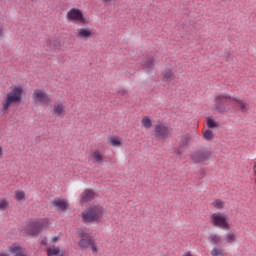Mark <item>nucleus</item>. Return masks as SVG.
Listing matches in <instances>:
<instances>
[{"mask_svg": "<svg viewBox=\"0 0 256 256\" xmlns=\"http://www.w3.org/2000/svg\"><path fill=\"white\" fill-rule=\"evenodd\" d=\"M23 98V87L16 86L14 87L7 95L5 100L2 102V111H7L12 103H21Z\"/></svg>", "mask_w": 256, "mask_h": 256, "instance_id": "1", "label": "nucleus"}, {"mask_svg": "<svg viewBox=\"0 0 256 256\" xmlns=\"http://www.w3.org/2000/svg\"><path fill=\"white\" fill-rule=\"evenodd\" d=\"M103 218V207L97 205L90 207L87 211L82 212L84 223H95Z\"/></svg>", "mask_w": 256, "mask_h": 256, "instance_id": "2", "label": "nucleus"}, {"mask_svg": "<svg viewBox=\"0 0 256 256\" xmlns=\"http://www.w3.org/2000/svg\"><path fill=\"white\" fill-rule=\"evenodd\" d=\"M233 100V97L229 94H219L215 96L214 111L219 113H227L229 111V101Z\"/></svg>", "mask_w": 256, "mask_h": 256, "instance_id": "3", "label": "nucleus"}, {"mask_svg": "<svg viewBox=\"0 0 256 256\" xmlns=\"http://www.w3.org/2000/svg\"><path fill=\"white\" fill-rule=\"evenodd\" d=\"M155 138L160 141H166L171 133V128L167 125L160 123L154 126Z\"/></svg>", "mask_w": 256, "mask_h": 256, "instance_id": "4", "label": "nucleus"}, {"mask_svg": "<svg viewBox=\"0 0 256 256\" xmlns=\"http://www.w3.org/2000/svg\"><path fill=\"white\" fill-rule=\"evenodd\" d=\"M43 227H45V223H43V221H32L26 226V232L28 235H39V233L43 231Z\"/></svg>", "mask_w": 256, "mask_h": 256, "instance_id": "5", "label": "nucleus"}, {"mask_svg": "<svg viewBox=\"0 0 256 256\" xmlns=\"http://www.w3.org/2000/svg\"><path fill=\"white\" fill-rule=\"evenodd\" d=\"M32 98L34 101H39V103H42L43 105H49V103H51V98H49V95H47V93L41 89H36L32 95Z\"/></svg>", "mask_w": 256, "mask_h": 256, "instance_id": "6", "label": "nucleus"}, {"mask_svg": "<svg viewBox=\"0 0 256 256\" xmlns=\"http://www.w3.org/2000/svg\"><path fill=\"white\" fill-rule=\"evenodd\" d=\"M68 21H79L80 23H86L85 17H83V12L81 10L72 8L67 13Z\"/></svg>", "mask_w": 256, "mask_h": 256, "instance_id": "7", "label": "nucleus"}, {"mask_svg": "<svg viewBox=\"0 0 256 256\" xmlns=\"http://www.w3.org/2000/svg\"><path fill=\"white\" fill-rule=\"evenodd\" d=\"M211 157V152L205 150H199L192 154L193 163H203V161H207Z\"/></svg>", "mask_w": 256, "mask_h": 256, "instance_id": "8", "label": "nucleus"}, {"mask_svg": "<svg viewBox=\"0 0 256 256\" xmlns=\"http://www.w3.org/2000/svg\"><path fill=\"white\" fill-rule=\"evenodd\" d=\"M212 223L215 227H221L222 229H228L229 223H227V218L219 214H212Z\"/></svg>", "mask_w": 256, "mask_h": 256, "instance_id": "9", "label": "nucleus"}, {"mask_svg": "<svg viewBox=\"0 0 256 256\" xmlns=\"http://www.w3.org/2000/svg\"><path fill=\"white\" fill-rule=\"evenodd\" d=\"M52 207H54L55 211H67L69 204L61 199V198H55L51 201Z\"/></svg>", "mask_w": 256, "mask_h": 256, "instance_id": "10", "label": "nucleus"}, {"mask_svg": "<svg viewBox=\"0 0 256 256\" xmlns=\"http://www.w3.org/2000/svg\"><path fill=\"white\" fill-rule=\"evenodd\" d=\"M94 199H95V192L88 189L82 193L81 203H89V201H93Z\"/></svg>", "mask_w": 256, "mask_h": 256, "instance_id": "11", "label": "nucleus"}, {"mask_svg": "<svg viewBox=\"0 0 256 256\" xmlns=\"http://www.w3.org/2000/svg\"><path fill=\"white\" fill-rule=\"evenodd\" d=\"M93 33L89 29L80 28L77 33V37L79 39H84V41H87L89 37H92Z\"/></svg>", "mask_w": 256, "mask_h": 256, "instance_id": "12", "label": "nucleus"}, {"mask_svg": "<svg viewBox=\"0 0 256 256\" xmlns=\"http://www.w3.org/2000/svg\"><path fill=\"white\" fill-rule=\"evenodd\" d=\"M143 69H146L147 73L153 71V67H155V58L147 57L146 61L142 64Z\"/></svg>", "mask_w": 256, "mask_h": 256, "instance_id": "13", "label": "nucleus"}, {"mask_svg": "<svg viewBox=\"0 0 256 256\" xmlns=\"http://www.w3.org/2000/svg\"><path fill=\"white\" fill-rule=\"evenodd\" d=\"M93 241L94 240L92 236L89 238H81L78 242V247H80V249H88V247H91Z\"/></svg>", "mask_w": 256, "mask_h": 256, "instance_id": "14", "label": "nucleus"}, {"mask_svg": "<svg viewBox=\"0 0 256 256\" xmlns=\"http://www.w3.org/2000/svg\"><path fill=\"white\" fill-rule=\"evenodd\" d=\"M9 251L13 253L14 256H27L25 250L20 246H10Z\"/></svg>", "mask_w": 256, "mask_h": 256, "instance_id": "15", "label": "nucleus"}, {"mask_svg": "<svg viewBox=\"0 0 256 256\" xmlns=\"http://www.w3.org/2000/svg\"><path fill=\"white\" fill-rule=\"evenodd\" d=\"M47 256H65V252H61L59 247L47 248Z\"/></svg>", "mask_w": 256, "mask_h": 256, "instance_id": "16", "label": "nucleus"}, {"mask_svg": "<svg viewBox=\"0 0 256 256\" xmlns=\"http://www.w3.org/2000/svg\"><path fill=\"white\" fill-rule=\"evenodd\" d=\"M189 141H191V135L183 134L180 138V149L187 147V145H189Z\"/></svg>", "mask_w": 256, "mask_h": 256, "instance_id": "17", "label": "nucleus"}, {"mask_svg": "<svg viewBox=\"0 0 256 256\" xmlns=\"http://www.w3.org/2000/svg\"><path fill=\"white\" fill-rule=\"evenodd\" d=\"M174 76H173V72L171 71V69H166L163 72V81L165 82H169V81H173Z\"/></svg>", "mask_w": 256, "mask_h": 256, "instance_id": "18", "label": "nucleus"}, {"mask_svg": "<svg viewBox=\"0 0 256 256\" xmlns=\"http://www.w3.org/2000/svg\"><path fill=\"white\" fill-rule=\"evenodd\" d=\"M92 157L94 159V163H98V164L103 163V155H101L99 151H95L94 153H92Z\"/></svg>", "mask_w": 256, "mask_h": 256, "instance_id": "19", "label": "nucleus"}, {"mask_svg": "<svg viewBox=\"0 0 256 256\" xmlns=\"http://www.w3.org/2000/svg\"><path fill=\"white\" fill-rule=\"evenodd\" d=\"M232 101L237 102V105H238V107H240V111H241L242 113H245V111H247V104H245V102H243V101H241V100H238V99H236V98H233Z\"/></svg>", "mask_w": 256, "mask_h": 256, "instance_id": "20", "label": "nucleus"}, {"mask_svg": "<svg viewBox=\"0 0 256 256\" xmlns=\"http://www.w3.org/2000/svg\"><path fill=\"white\" fill-rule=\"evenodd\" d=\"M142 125L145 127V129H151V127H153V122H151L149 117H144L142 119Z\"/></svg>", "mask_w": 256, "mask_h": 256, "instance_id": "21", "label": "nucleus"}, {"mask_svg": "<svg viewBox=\"0 0 256 256\" xmlns=\"http://www.w3.org/2000/svg\"><path fill=\"white\" fill-rule=\"evenodd\" d=\"M203 137L206 141H211L214 137L213 131L207 129L203 132Z\"/></svg>", "mask_w": 256, "mask_h": 256, "instance_id": "22", "label": "nucleus"}, {"mask_svg": "<svg viewBox=\"0 0 256 256\" xmlns=\"http://www.w3.org/2000/svg\"><path fill=\"white\" fill-rule=\"evenodd\" d=\"M50 47H53L54 49H61V41L59 39L53 40V42L48 41L47 42Z\"/></svg>", "mask_w": 256, "mask_h": 256, "instance_id": "23", "label": "nucleus"}, {"mask_svg": "<svg viewBox=\"0 0 256 256\" xmlns=\"http://www.w3.org/2000/svg\"><path fill=\"white\" fill-rule=\"evenodd\" d=\"M109 143L112 147H119V145H121V140H119L117 137H111L109 139Z\"/></svg>", "mask_w": 256, "mask_h": 256, "instance_id": "24", "label": "nucleus"}, {"mask_svg": "<svg viewBox=\"0 0 256 256\" xmlns=\"http://www.w3.org/2000/svg\"><path fill=\"white\" fill-rule=\"evenodd\" d=\"M63 113V105L57 104L54 105V115H57L58 117Z\"/></svg>", "mask_w": 256, "mask_h": 256, "instance_id": "25", "label": "nucleus"}, {"mask_svg": "<svg viewBox=\"0 0 256 256\" xmlns=\"http://www.w3.org/2000/svg\"><path fill=\"white\" fill-rule=\"evenodd\" d=\"M207 125H208L209 129H215V127H217V122H215V120H213L211 118H208Z\"/></svg>", "mask_w": 256, "mask_h": 256, "instance_id": "26", "label": "nucleus"}, {"mask_svg": "<svg viewBox=\"0 0 256 256\" xmlns=\"http://www.w3.org/2000/svg\"><path fill=\"white\" fill-rule=\"evenodd\" d=\"M16 199H17V201H23V199H25V192L24 191H16Z\"/></svg>", "mask_w": 256, "mask_h": 256, "instance_id": "27", "label": "nucleus"}, {"mask_svg": "<svg viewBox=\"0 0 256 256\" xmlns=\"http://www.w3.org/2000/svg\"><path fill=\"white\" fill-rule=\"evenodd\" d=\"M213 207H215L216 209H223V201L221 200H215L212 203Z\"/></svg>", "mask_w": 256, "mask_h": 256, "instance_id": "28", "label": "nucleus"}, {"mask_svg": "<svg viewBox=\"0 0 256 256\" xmlns=\"http://www.w3.org/2000/svg\"><path fill=\"white\" fill-rule=\"evenodd\" d=\"M226 241H227V243H235V241H236L235 234H227Z\"/></svg>", "mask_w": 256, "mask_h": 256, "instance_id": "29", "label": "nucleus"}, {"mask_svg": "<svg viewBox=\"0 0 256 256\" xmlns=\"http://www.w3.org/2000/svg\"><path fill=\"white\" fill-rule=\"evenodd\" d=\"M5 209H7V200L2 199V200L0 201V210H1V211H5Z\"/></svg>", "mask_w": 256, "mask_h": 256, "instance_id": "30", "label": "nucleus"}, {"mask_svg": "<svg viewBox=\"0 0 256 256\" xmlns=\"http://www.w3.org/2000/svg\"><path fill=\"white\" fill-rule=\"evenodd\" d=\"M223 254V251H221L220 249H217V248H214L212 251H211V255L212 256H219V255H222Z\"/></svg>", "mask_w": 256, "mask_h": 256, "instance_id": "31", "label": "nucleus"}, {"mask_svg": "<svg viewBox=\"0 0 256 256\" xmlns=\"http://www.w3.org/2000/svg\"><path fill=\"white\" fill-rule=\"evenodd\" d=\"M80 237H82L81 239H89V237H91V234L85 232V231H81L79 233Z\"/></svg>", "mask_w": 256, "mask_h": 256, "instance_id": "32", "label": "nucleus"}, {"mask_svg": "<svg viewBox=\"0 0 256 256\" xmlns=\"http://www.w3.org/2000/svg\"><path fill=\"white\" fill-rule=\"evenodd\" d=\"M211 241H212V243H219L221 241V237L214 235L211 237Z\"/></svg>", "mask_w": 256, "mask_h": 256, "instance_id": "33", "label": "nucleus"}, {"mask_svg": "<svg viewBox=\"0 0 256 256\" xmlns=\"http://www.w3.org/2000/svg\"><path fill=\"white\" fill-rule=\"evenodd\" d=\"M90 247H91L93 253H97L98 249H97V244L95 243V240L92 241V243L90 244Z\"/></svg>", "mask_w": 256, "mask_h": 256, "instance_id": "34", "label": "nucleus"}, {"mask_svg": "<svg viewBox=\"0 0 256 256\" xmlns=\"http://www.w3.org/2000/svg\"><path fill=\"white\" fill-rule=\"evenodd\" d=\"M118 95H122V97H125V95H127V90L126 89L118 90Z\"/></svg>", "mask_w": 256, "mask_h": 256, "instance_id": "35", "label": "nucleus"}, {"mask_svg": "<svg viewBox=\"0 0 256 256\" xmlns=\"http://www.w3.org/2000/svg\"><path fill=\"white\" fill-rule=\"evenodd\" d=\"M175 155H177L178 157H181V155H183V152L181 151V149H176L175 150Z\"/></svg>", "mask_w": 256, "mask_h": 256, "instance_id": "36", "label": "nucleus"}, {"mask_svg": "<svg viewBox=\"0 0 256 256\" xmlns=\"http://www.w3.org/2000/svg\"><path fill=\"white\" fill-rule=\"evenodd\" d=\"M57 241H59V237L55 236L52 238V243H57Z\"/></svg>", "mask_w": 256, "mask_h": 256, "instance_id": "37", "label": "nucleus"}, {"mask_svg": "<svg viewBox=\"0 0 256 256\" xmlns=\"http://www.w3.org/2000/svg\"><path fill=\"white\" fill-rule=\"evenodd\" d=\"M0 37H3V29L0 28Z\"/></svg>", "mask_w": 256, "mask_h": 256, "instance_id": "38", "label": "nucleus"}, {"mask_svg": "<svg viewBox=\"0 0 256 256\" xmlns=\"http://www.w3.org/2000/svg\"><path fill=\"white\" fill-rule=\"evenodd\" d=\"M1 155H3V148H1V146H0V157H1Z\"/></svg>", "mask_w": 256, "mask_h": 256, "instance_id": "39", "label": "nucleus"}, {"mask_svg": "<svg viewBox=\"0 0 256 256\" xmlns=\"http://www.w3.org/2000/svg\"><path fill=\"white\" fill-rule=\"evenodd\" d=\"M201 175H202V177L205 176V170H201Z\"/></svg>", "mask_w": 256, "mask_h": 256, "instance_id": "40", "label": "nucleus"}, {"mask_svg": "<svg viewBox=\"0 0 256 256\" xmlns=\"http://www.w3.org/2000/svg\"><path fill=\"white\" fill-rule=\"evenodd\" d=\"M111 0H103L104 3H109Z\"/></svg>", "mask_w": 256, "mask_h": 256, "instance_id": "41", "label": "nucleus"}, {"mask_svg": "<svg viewBox=\"0 0 256 256\" xmlns=\"http://www.w3.org/2000/svg\"><path fill=\"white\" fill-rule=\"evenodd\" d=\"M42 245H47V243H45L44 241H42Z\"/></svg>", "mask_w": 256, "mask_h": 256, "instance_id": "42", "label": "nucleus"}, {"mask_svg": "<svg viewBox=\"0 0 256 256\" xmlns=\"http://www.w3.org/2000/svg\"><path fill=\"white\" fill-rule=\"evenodd\" d=\"M226 61H229V56H228V57H226Z\"/></svg>", "mask_w": 256, "mask_h": 256, "instance_id": "43", "label": "nucleus"}]
</instances>
